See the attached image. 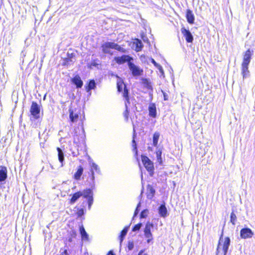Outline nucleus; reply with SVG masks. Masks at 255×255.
Listing matches in <instances>:
<instances>
[{"label":"nucleus","instance_id":"obj_1","mask_svg":"<svg viewBox=\"0 0 255 255\" xmlns=\"http://www.w3.org/2000/svg\"><path fill=\"white\" fill-rule=\"evenodd\" d=\"M230 242L229 237H226L223 240L222 235L219 241L216 255H226L230 245Z\"/></svg>","mask_w":255,"mask_h":255},{"label":"nucleus","instance_id":"obj_2","mask_svg":"<svg viewBox=\"0 0 255 255\" xmlns=\"http://www.w3.org/2000/svg\"><path fill=\"white\" fill-rule=\"evenodd\" d=\"M90 165L91 166V187L92 188H94L95 186V174H94V171H95L98 174H101V170L99 167V166L96 164L94 162H90Z\"/></svg>","mask_w":255,"mask_h":255},{"label":"nucleus","instance_id":"obj_3","mask_svg":"<svg viewBox=\"0 0 255 255\" xmlns=\"http://www.w3.org/2000/svg\"><path fill=\"white\" fill-rule=\"evenodd\" d=\"M133 131L134 132V129H133ZM135 133H133V138H132V146L133 147V151L135 152L134 156L136 157V160L138 164L139 167L140 168V171H141V185H142V188L141 190V193L140 196H141L143 193V173L141 169V166L140 165V163H139V161L138 160V159L137 157V147H136V144L135 141Z\"/></svg>","mask_w":255,"mask_h":255},{"label":"nucleus","instance_id":"obj_4","mask_svg":"<svg viewBox=\"0 0 255 255\" xmlns=\"http://www.w3.org/2000/svg\"><path fill=\"white\" fill-rule=\"evenodd\" d=\"M153 229V225L152 223L147 222L144 227V239H146V242L149 244L150 242L152 244V236L151 230Z\"/></svg>","mask_w":255,"mask_h":255},{"label":"nucleus","instance_id":"obj_5","mask_svg":"<svg viewBox=\"0 0 255 255\" xmlns=\"http://www.w3.org/2000/svg\"><path fill=\"white\" fill-rule=\"evenodd\" d=\"M40 112V106L35 102H32L30 112L33 119H38L39 118Z\"/></svg>","mask_w":255,"mask_h":255},{"label":"nucleus","instance_id":"obj_6","mask_svg":"<svg viewBox=\"0 0 255 255\" xmlns=\"http://www.w3.org/2000/svg\"><path fill=\"white\" fill-rule=\"evenodd\" d=\"M144 168L149 172L150 176L153 175L154 173L153 163L146 156H144Z\"/></svg>","mask_w":255,"mask_h":255},{"label":"nucleus","instance_id":"obj_7","mask_svg":"<svg viewBox=\"0 0 255 255\" xmlns=\"http://www.w3.org/2000/svg\"><path fill=\"white\" fill-rule=\"evenodd\" d=\"M128 66L133 76H138L142 74L143 72L142 69H140L131 62L128 63Z\"/></svg>","mask_w":255,"mask_h":255},{"label":"nucleus","instance_id":"obj_8","mask_svg":"<svg viewBox=\"0 0 255 255\" xmlns=\"http://www.w3.org/2000/svg\"><path fill=\"white\" fill-rule=\"evenodd\" d=\"M144 88L148 91L149 100L151 101L153 97V88L152 83L149 79L144 78Z\"/></svg>","mask_w":255,"mask_h":255},{"label":"nucleus","instance_id":"obj_9","mask_svg":"<svg viewBox=\"0 0 255 255\" xmlns=\"http://www.w3.org/2000/svg\"><path fill=\"white\" fill-rule=\"evenodd\" d=\"M132 60V57L127 55H124L122 56L116 57L115 58V60L119 64H123L126 62H127L128 64L129 62H131V61Z\"/></svg>","mask_w":255,"mask_h":255},{"label":"nucleus","instance_id":"obj_10","mask_svg":"<svg viewBox=\"0 0 255 255\" xmlns=\"http://www.w3.org/2000/svg\"><path fill=\"white\" fill-rule=\"evenodd\" d=\"M124 87V90L123 92V97L126 99V101L128 103L129 102V97H128V91L125 85L123 82H118L117 83V88L118 91L119 92H121L123 90V88Z\"/></svg>","mask_w":255,"mask_h":255},{"label":"nucleus","instance_id":"obj_11","mask_svg":"<svg viewBox=\"0 0 255 255\" xmlns=\"http://www.w3.org/2000/svg\"><path fill=\"white\" fill-rule=\"evenodd\" d=\"M253 235L252 231L248 228H243L240 231V236L243 239L251 238Z\"/></svg>","mask_w":255,"mask_h":255},{"label":"nucleus","instance_id":"obj_12","mask_svg":"<svg viewBox=\"0 0 255 255\" xmlns=\"http://www.w3.org/2000/svg\"><path fill=\"white\" fill-rule=\"evenodd\" d=\"M155 194V189L154 187L150 184H148L146 186V198L148 199L152 200L154 197Z\"/></svg>","mask_w":255,"mask_h":255},{"label":"nucleus","instance_id":"obj_13","mask_svg":"<svg viewBox=\"0 0 255 255\" xmlns=\"http://www.w3.org/2000/svg\"><path fill=\"white\" fill-rule=\"evenodd\" d=\"M142 47V43L140 40L137 38L133 39V41L131 44V47L133 49L136 51H139L141 50Z\"/></svg>","mask_w":255,"mask_h":255},{"label":"nucleus","instance_id":"obj_14","mask_svg":"<svg viewBox=\"0 0 255 255\" xmlns=\"http://www.w3.org/2000/svg\"><path fill=\"white\" fill-rule=\"evenodd\" d=\"M181 32L183 34L187 42L190 43L193 41V37L191 32L189 30H187L185 28L183 27L181 28Z\"/></svg>","mask_w":255,"mask_h":255},{"label":"nucleus","instance_id":"obj_15","mask_svg":"<svg viewBox=\"0 0 255 255\" xmlns=\"http://www.w3.org/2000/svg\"><path fill=\"white\" fill-rule=\"evenodd\" d=\"M79 232L81 236V240L83 242H88L89 241V236L86 232L83 225L80 226Z\"/></svg>","mask_w":255,"mask_h":255},{"label":"nucleus","instance_id":"obj_16","mask_svg":"<svg viewBox=\"0 0 255 255\" xmlns=\"http://www.w3.org/2000/svg\"><path fill=\"white\" fill-rule=\"evenodd\" d=\"M252 57V51L249 49L244 54L243 61L242 64L249 65Z\"/></svg>","mask_w":255,"mask_h":255},{"label":"nucleus","instance_id":"obj_17","mask_svg":"<svg viewBox=\"0 0 255 255\" xmlns=\"http://www.w3.org/2000/svg\"><path fill=\"white\" fill-rule=\"evenodd\" d=\"M241 70L243 79L250 77V74L249 70V65L242 64Z\"/></svg>","mask_w":255,"mask_h":255},{"label":"nucleus","instance_id":"obj_18","mask_svg":"<svg viewBox=\"0 0 255 255\" xmlns=\"http://www.w3.org/2000/svg\"><path fill=\"white\" fill-rule=\"evenodd\" d=\"M72 83L76 86L77 88H80L83 85V82L79 76L76 75L72 79Z\"/></svg>","mask_w":255,"mask_h":255},{"label":"nucleus","instance_id":"obj_19","mask_svg":"<svg viewBox=\"0 0 255 255\" xmlns=\"http://www.w3.org/2000/svg\"><path fill=\"white\" fill-rule=\"evenodd\" d=\"M149 116L152 118L156 116V108L153 103H150L148 106Z\"/></svg>","mask_w":255,"mask_h":255},{"label":"nucleus","instance_id":"obj_20","mask_svg":"<svg viewBox=\"0 0 255 255\" xmlns=\"http://www.w3.org/2000/svg\"><path fill=\"white\" fill-rule=\"evenodd\" d=\"M90 186H91V183H90ZM94 188H92L91 187V188H88L85 189L83 191H81V192L82 193V197H83L85 198L88 199L91 196H93V191L92 190Z\"/></svg>","mask_w":255,"mask_h":255},{"label":"nucleus","instance_id":"obj_21","mask_svg":"<svg viewBox=\"0 0 255 255\" xmlns=\"http://www.w3.org/2000/svg\"><path fill=\"white\" fill-rule=\"evenodd\" d=\"M71 198L70 200V204H74L80 197H82L81 191H78L72 195H71Z\"/></svg>","mask_w":255,"mask_h":255},{"label":"nucleus","instance_id":"obj_22","mask_svg":"<svg viewBox=\"0 0 255 255\" xmlns=\"http://www.w3.org/2000/svg\"><path fill=\"white\" fill-rule=\"evenodd\" d=\"M186 17L187 20L190 24H193L194 22L195 17L194 15L190 9H187L186 11Z\"/></svg>","mask_w":255,"mask_h":255},{"label":"nucleus","instance_id":"obj_23","mask_svg":"<svg viewBox=\"0 0 255 255\" xmlns=\"http://www.w3.org/2000/svg\"><path fill=\"white\" fill-rule=\"evenodd\" d=\"M158 213L162 217H166L167 216V210L165 204L161 205L158 208Z\"/></svg>","mask_w":255,"mask_h":255},{"label":"nucleus","instance_id":"obj_24","mask_svg":"<svg viewBox=\"0 0 255 255\" xmlns=\"http://www.w3.org/2000/svg\"><path fill=\"white\" fill-rule=\"evenodd\" d=\"M108 45L111 47V48L117 50L121 52H125V50L121 46L114 42H108Z\"/></svg>","mask_w":255,"mask_h":255},{"label":"nucleus","instance_id":"obj_25","mask_svg":"<svg viewBox=\"0 0 255 255\" xmlns=\"http://www.w3.org/2000/svg\"><path fill=\"white\" fill-rule=\"evenodd\" d=\"M7 178V170L6 167H1L0 169V182L4 181Z\"/></svg>","mask_w":255,"mask_h":255},{"label":"nucleus","instance_id":"obj_26","mask_svg":"<svg viewBox=\"0 0 255 255\" xmlns=\"http://www.w3.org/2000/svg\"><path fill=\"white\" fill-rule=\"evenodd\" d=\"M96 87V82L94 80H90L87 86H86V90L87 92H90L91 90L95 89Z\"/></svg>","mask_w":255,"mask_h":255},{"label":"nucleus","instance_id":"obj_27","mask_svg":"<svg viewBox=\"0 0 255 255\" xmlns=\"http://www.w3.org/2000/svg\"><path fill=\"white\" fill-rule=\"evenodd\" d=\"M57 151L58 152V159L59 161L61 163V166H63V161L64 160V153L62 150V149L59 148H57Z\"/></svg>","mask_w":255,"mask_h":255},{"label":"nucleus","instance_id":"obj_28","mask_svg":"<svg viewBox=\"0 0 255 255\" xmlns=\"http://www.w3.org/2000/svg\"><path fill=\"white\" fill-rule=\"evenodd\" d=\"M69 117L71 121L73 123L76 122L78 118V115L76 113H74L73 110L71 109H69Z\"/></svg>","mask_w":255,"mask_h":255},{"label":"nucleus","instance_id":"obj_29","mask_svg":"<svg viewBox=\"0 0 255 255\" xmlns=\"http://www.w3.org/2000/svg\"><path fill=\"white\" fill-rule=\"evenodd\" d=\"M83 168L81 166H80L79 167L77 171L74 174V178L77 180H79L81 175L83 174Z\"/></svg>","mask_w":255,"mask_h":255},{"label":"nucleus","instance_id":"obj_30","mask_svg":"<svg viewBox=\"0 0 255 255\" xmlns=\"http://www.w3.org/2000/svg\"><path fill=\"white\" fill-rule=\"evenodd\" d=\"M162 150L160 148L158 149L156 152L157 161L159 164H162V159L161 157Z\"/></svg>","mask_w":255,"mask_h":255},{"label":"nucleus","instance_id":"obj_31","mask_svg":"<svg viewBox=\"0 0 255 255\" xmlns=\"http://www.w3.org/2000/svg\"><path fill=\"white\" fill-rule=\"evenodd\" d=\"M128 229H129V227L128 226H127V227H126L121 232V234H120V242L121 243H122L125 238V237L126 236V235H127V233H128Z\"/></svg>","mask_w":255,"mask_h":255},{"label":"nucleus","instance_id":"obj_32","mask_svg":"<svg viewBox=\"0 0 255 255\" xmlns=\"http://www.w3.org/2000/svg\"><path fill=\"white\" fill-rule=\"evenodd\" d=\"M160 133L159 132H155L153 135V145L156 146L159 138Z\"/></svg>","mask_w":255,"mask_h":255},{"label":"nucleus","instance_id":"obj_33","mask_svg":"<svg viewBox=\"0 0 255 255\" xmlns=\"http://www.w3.org/2000/svg\"><path fill=\"white\" fill-rule=\"evenodd\" d=\"M107 44H108V42H105L102 46V51L104 53H109L110 52V48H111V47L109 46Z\"/></svg>","mask_w":255,"mask_h":255},{"label":"nucleus","instance_id":"obj_34","mask_svg":"<svg viewBox=\"0 0 255 255\" xmlns=\"http://www.w3.org/2000/svg\"><path fill=\"white\" fill-rule=\"evenodd\" d=\"M75 60V58L73 57H67L66 58L63 62L64 65H68L72 64Z\"/></svg>","mask_w":255,"mask_h":255},{"label":"nucleus","instance_id":"obj_35","mask_svg":"<svg viewBox=\"0 0 255 255\" xmlns=\"http://www.w3.org/2000/svg\"><path fill=\"white\" fill-rule=\"evenodd\" d=\"M230 218H231V220H230L231 222L232 223L233 225H235V222L237 219V217H236V214L233 212L231 213Z\"/></svg>","mask_w":255,"mask_h":255},{"label":"nucleus","instance_id":"obj_36","mask_svg":"<svg viewBox=\"0 0 255 255\" xmlns=\"http://www.w3.org/2000/svg\"><path fill=\"white\" fill-rule=\"evenodd\" d=\"M88 204V209L90 210L91 208V206L93 203V197L91 196L87 199Z\"/></svg>","mask_w":255,"mask_h":255},{"label":"nucleus","instance_id":"obj_37","mask_svg":"<svg viewBox=\"0 0 255 255\" xmlns=\"http://www.w3.org/2000/svg\"><path fill=\"white\" fill-rule=\"evenodd\" d=\"M141 226H142L141 223H139V224L135 225L132 228V231L135 232V231H138L140 229V228H141Z\"/></svg>","mask_w":255,"mask_h":255},{"label":"nucleus","instance_id":"obj_38","mask_svg":"<svg viewBox=\"0 0 255 255\" xmlns=\"http://www.w3.org/2000/svg\"><path fill=\"white\" fill-rule=\"evenodd\" d=\"M140 206V202H139L137 205V207H136L135 210L134 211V213L133 219H134V218L138 214L139 211V208Z\"/></svg>","mask_w":255,"mask_h":255},{"label":"nucleus","instance_id":"obj_39","mask_svg":"<svg viewBox=\"0 0 255 255\" xmlns=\"http://www.w3.org/2000/svg\"><path fill=\"white\" fill-rule=\"evenodd\" d=\"M133 247H134V244H133V242L129 241L128 243V250L130 251V250H132Z\"/></svg>","mask_w":255,"mask_h":255},{"label":"nucleus","instance_id":"obj_40","mask_svg":"<svg viewBox=\"0 0 255 255\" xmlns=\"http://www.w3.org/2000/svg\"><path fill=\"white\" fill-rule=\"evenodd\" d=\"M84 214V211L83 209H80L77 212V215L78 217H81Z\"/></svg>","mask_w":255,"mask_h":255},{"label":"nucleus","instance_id":"obj_41","mask_svg":"<svg viewBox=\"0 0 255 255\" xmlns=\"http://www.w3.org/2000/svg\"><path fill=\"white\" fill-rule=\"evenodd\" d=\"M125 105H126V110L124 112V116H125L126 119L127 120L128 119V107H127V105L126 103H125Z\"/></svg>","mask_w":255,"mask_h":255},{"label":"nucleus","instance_id":"obj_42","mask_svg":"<svg viewBox=\"0 0 255 255\" xmlns=\"http://www.w3.org/2000/svg\"><path fill=\"white\" fill-rule=\"evenodd\" d=\"M156 68L159 70V71L160 73H161V74L162 75H163L164 74V71H163V69L162 67L159 65Z\"/></svg>","mask_w":255,"mask_h":255},{"label":"nucleus","instance_id":"obj_43","mask_svg":"<svg viewBox=\"0 0 255 255\" xmlns=\"http://www.w3.org/2000/svg\"><path fill=\"white\" fill-rule=\"evenodd\" d=\"M144 42H146L148 44L150 43V40L148 39V38L144 35Z\"/></svg>","mask_w":255,"mask_h":255},{"label":"nucleus","instance_id":"obj_44","mask_svg":"<svg viewBox=\"0 0 255 255\" xmlns=\"http://www.w3.org/2000/svg\"><path fill=\"white\" fill-rule=\"evenodd\" d=\"M150 60L156 67H158V66L159 65V64H157L153 59L151 58Z\"/></svg>","mask_w":255,"mask_h":255},{"label":"nucleus","instance_id":"obj_45","mask_svg":"<svg viewBox=\"0 0 255 255\" xmlns=\"http://www.w3.org/2000/svg\"><path fill=\"white\" fill-rule=\"evenodd\" d=\"M144 30H146V31H147V30H148V31H149V34L150 35V37H151L152 35L150 34V32H151V29L150 28V27H147V26H145L144 25Z\"/></svg>","mask_w":255,"mask_h":255},{"label":"nucleus","instance_id":"obj_46","mask_svg":"<svg viewBox=\"0 0 255 255\" xmlns=\"http://www.w3.org/2000/svg\"><path fill=\"white\" fill-rule=\"evenodd\" d=\"M68 57H73L74 56V54L73 53L69 54V52L67 53Z\"/></svg>","mask_w":255,"mask_h":255},{"label":"nucleus","instance_id":"obj_47","mask_svg":"<svg viewBox=\"0 0 255 255\" xmlns=\"http://www.w3.org/2000/svg\"><path fill=\"white\" fill-rule=\"evenodd\" d=\"M68 255V252L67 250H65L64 252L61 254V255Z\"/></svg>","mask_w":255,"mask_h":255},{"label":"nucleus","instance_id":"obj_48","mask_svg":"<svg viewBox=\"0 0 255 255\" xmlns=\"http://www.w3.org/2000/svg\"><path fill=\"white\" fill-rule=\"evenodd\" d=\"M140 216L141 218H143V210L141 211L140 214Z\"/></svg>","mask_w":255,"mask_h":255},{"label":"nucleus","instance_id":"obj_49","mask_svg":"<svg viewBox=\"0 0 255 255\" xmlns=\"http://www.w3.org/2000/svg\"><path fill=\"white\" fill-rule=\"evenodd\" d=\"M164 100H167V95L165 93H163Z\"/></svg>","mask_w":255,"mask_h":255},{"label":"nucleus","instance_id":"obj_50","mask_svg":"<svg viewBox=\"0 0 255 255\" xmlns=\"http://www.w3.org/2000/svg\"><path fill=\"white\" fill-rule=\"evenodd\" d=\"M107 255H115L113 251H110Z\"/></svg>","mask_w":255,"mask_h":255},{"label":"nucleus","instance_id":"obj_51","mask_svg":"<svg viewBox=\"0 0 255 255\" xmlns=\"http://www.w3.org/2000/svg\"><path fill=\"white\" fill-rule=\"evenodd\" d=\"M141 161L142 162V163L143 164V154L141 155Z\"/></svg>","mask_w":255,"mask_h":255},{"label":"nucleus","instance_id":"obj_52","mask_svg":"<svg viewBox=\"0 0 255 255\" xmlns=\"http://www.w3.org/2000/svg\"><path fill=\"white\" fill-rule=\"evenodd\" d=\"M143 253V250H141L139 253H138V255H142V254Z\"/></svg>","mask_w":255,"mask_h":255},{"label":"nucleus","instance_id":"obj_53","mask_svg":"<svg viewBox=\"0 0 255 255\" xmlns=\"http://www.w3.org/2000/svg\"><path fill=\"white\" fill-rule=\"evenodd\" d=\"M68 241H69V242H71L72 241V238H69L68 239Z\"/></svg>","mask_w":255,"mask_h":255},{"label":"nucleus","instance_id":"obj_54","mask_svg":"<svg viewBox=\"0 0 255 255\" xmlns=\"http://www.w3.org/2000/svg\"><path fill=\"white\" fill-rule=\"evenodd\" d=\"M140 35H141V38L143 39V33H141L140 34Z\"/></svg>","mask_w":255,"mask_h":255},{"label":"nucleus","instance_id":"obj_55","mask_svg":"<svg viewBox=\"0 0 255 255\" xmlns=\"http://www.w3.org/2000/svg\"><path fill=\"white\" fill-rule=\"evenodd\" d=\"M117 0V1H119L121 3H124V2L122 1V0Z\"/></svg>","mask_w":255,"mask_h":255},{"label":"nucleus","instance_id":"obj_56","mask_svg":"<svg viewBox=\"0 0 255 255\" xmlns=\"http://www.w3.org/2000/svg\"><path fill=\"white\" fill-rule=\"evenodd\" d=\"M92 65L94 66H96V65H97L96 63H93L92 64Z\"/></svg>","mask_w":255,"mask_h":255},{"label":"nucleus","instance_id":"obj_57","mask_svg":"<svg viewBox=\"0 0 255 255\" xmlns=\"http://www.w3.org/2000/svg\"><path fill=\"white\" fill-rule=\"evenodd\" d=\"M73 234L74 235V236H75V235H76V233H75V232H73Z\"/></svg>","mask_w":255,"mask_h":255},{"label":"nucleus","instance_id":"obj_58","mask_svg":"<svg viewBox=\"0 0 255 255\" xmlns=\"http://www.w3.org/2000/svg\"><path fill=\"white\" fill-rule=\"evenodd\" d=\"M146 210H144V215L146 214Z\"/></svg>","mask_w":255,"mask_h":255},{"label":"nucleus","instance_id":"obj_59","mask_svg":"<svg viewBox=\"0 0 255 255\" xmlns=\"http://www.w3.org/2000/svg\"><path fill=\"white\" fill-rule=\"evenodd\" d=\"M148 148H149V149H150V150H151V147H148Z\"/></svg>","mask_w":255,"mask_h":255},{"label":"nucleus","instance_id":"obj_60","mask_svg":"<svg viewBox=\"0 0 255 255\" xmlns=\"http://www.w3.org/2000/svg\"><path fill=\"white\" fill-rule=\"evenodd\" d=\"M144 255H146V254H144Z\"/></svg>","mask_w":255,"mask_h":255}]
</instances>
